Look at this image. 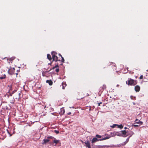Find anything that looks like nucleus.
<instances>
[{"label":"nucleus","mask_w":148,"mask_h":148,"mask_svg":"<svg viewBox=\"0 0 148 148\" xmlns=\"http://www.w3.org/2000/svg\"><path fill=\"white\" fill-rule=\"evenodd\" d=\"M110 138V137L109 136H108L107 137H105L104 138H102L100 139H98L96 137L94 138L91 140V143H93L99 140L101 141L108 139Z\"/></svg>","instance_id":"4"},{"label":"nucleus","mask_w":148,"mask_h":148,"mask_svg":"<svg viewBox=\"0 0 148 148\" xmlns=\"http://www.w3.org/2000/svg\"><path fill=\"white\" fill-rule=\"evenodd\" d=\"M106 86L105 85H103L102 86V88L103 90L106 89Z\"/></svg>","instance_id":"22"},{"label":"nucleus","mask_w":148,"mask_h":148,"mask_svg":"<svg viewBox=\"0 0 148 148\" xmlns=\"http://www.w3.org/2000/svg\"><path fill=\"white\" fill-rule=\"evenodd\" d=\"M53 138L52 137V136H49L47 137V139H44L43 140V142L42 143V144H46L47 143H48L49 142L50 140V139H51L52 138Z\"/></svg>","instance_id":"6"},{"label":"nucleus","mask_w":148,"mask_h":148,"mask_svg":"<svg viewBox=\"0 0 148 148\" xmlns=\"http://www.w3.org/2000/svg\"><path fill=\"white\" fill-rule=\"evenodd\" d=\"M56 68L55 67V66H54V67H53L52 68V69H50L49 71H45V73H47V72H49V71H50L52 69H55Z\"/></svg>","instance_id":"21"},{"label":"nucleus","mask_w":148,"mask_h":148,"mask_svg":"<svg viewBox=\"0 0 148 148\" xmlns=\"http://www.w3.org/2000/svg\"><path fill=\"white\" fill-rule=\"evenodd\" d=\"M16 75H18V73H16Z\"/></svg>","instance_id":"38"},{"label":"nucleus","mask_w":148,"mask_h":148,"mask_svg":"<svg viewBox=\"0 0 148 148\" xmlns=\"http://www.w3.org/2000/svg\"><path fill=\"white\" fill-rule=\"evenodd\" d=\"M53 138H52V139L53 140V143H55L56 144L60 143L59 140H57L54 137L52 136Z\"/></svg>","instance_id":"9"},{"label":"nucleus","mask_w":148,"mask_h":148,"mask_svg":"<svg viewBox=\"0 0 148 148\" xmlns=\"http://www.w3.org/2000/svg\"><path fill=\"white\" fill-rule=\"evenodd\" d=\"M51 63H50V64H48L51 65Z\"/></svg>","instance_id":"37"},{"label":"nucleus","mask_w":148,"mask_h":148,"mask_svg":"<svg viewBox=\"0 0 148 148\" xmlns=\"http://www.w3.org/2000/svg\"><path fill=\"white\" fill-rule=\"evenodd\" d=\"M17 72H20V70L19 69V70H17Z\"/></svg>","instance_id":"34"},{"label":"nucleus","mask_w":148,"mask_h":148,"mask_svg":"<svg viewBox=\"0 0 148 148\" xmlns=\"http://www.w3.org/2000/svg\"><path fill=\"white\" fill-rule=\"evenodd\" d=\"M143 78V76L142 75H140V77H139V79H142Z\"/></svg>","instance_id":"28"},{"label":"nucleus","mask_w":148,"mask_h":148,"mask_svg":"<svg viewBox=\"0 0 148 148\" xmlns=\"http://www.w3.org/2000/svg\"><path fill=\"white\" fill-rule=\"evenodd\" d=\"M124 128H125V129H127V128L126 127H125Z\"/></svg>","instance_id":"36"},{"label":"nucleus","mask_w":148,"mask_h":148,"mask_svg":"<svg viewBox=\"0 0 148 148\" xmlns=\"http://www.w3.org/2000/svg\"><path fill=\"white\" fill-rule=\"evenodd\" d=\"M84 143L85 144V146L88 148H91V146L90 145V141L88 140L86 141Z\"/></svg>","instance_id":"8"},{"label":"nucleus","mask_w":148,"mask_h":148,"mask_svg":"<svg viewBox=\"0 0 148 148\" xmlns=\"http://www.w3.org/2000/svg\"><path fill=\"white\" fill-rule=\"evenodd\" d=\"M62 58V60H61V62H64V58L62 56V57H61Z\"/></svg>","instance_id":"24"},{"label":"nucleus","mask_w":148,"mask_h":148,"mask_svg":"<svg viewBox=\"0 0 148 148\" xmlns=\"http://www.w3.org/2000/svg\"><path fill=\"white\" fill-rule=\"evenodd\" d=\"M59 55L61 57H62V55H61V54L60 53L59 54Z\"/></svg>","instance_id":"33"},{"label":"nucleus","mask_w":148,"mask_h":148,"mask_svg":"<svg viewBox=\"0 0 148 148\" xmlns=\"http://www.w3.org/2000/svg\"><path fill=\"white\" fill-rule=\"evenodd\" d=\"M54 132L55 133H56L57 134H58L59 133V131L56 130H55Z\"/></svg>","instance_id":"27"},{"label":"nucleus","mask_w":148,"mask_h":148,"mask_svg":"<svg viewBox=\"0 0 148 148\" xmlns=\"http://www.w3.org/2000/svg\"><path fill=\"white\" fill-rule=\"evenodd\" d=\"M46 82L48 83L50 86L52 85L53 84V82L51 80H47Z\"/></svg>","instance_id":"12"},{"label":"nucleus","mask_w":148,"mask_h":148,"mask_svg":"<svg viewBox=\"0 0 148 148\" xmlns=\"http://www.w3.org/2000/svg\"><path fill=\"white\" fill-rule=\"evenodd\" d=\"M105 135L106 136V137H107L108 136H110L111 137V136L110 135H108V134H105Z\"/></svg>","instance_id":"31"},{"label":"nucleus","mask_w":148,"mask_h":148,"mask_svg":"<svg viewBox=\"0 0 148 148\" xmlns=\"http://www.w3.org/2000/svg\"><path fill=\"white\" fill-rule=\"evenodd\" d=\"M116 125L117 124H114L112 125V126L111 127L112 128H114L115 127H116V126H117Z\"/></svg>","instance_id":"26"},{"label":"nucleus","mask_w":148,"mask_h":148,"mask_svg":"<svg viewBox=\"0 0 148 148\" xmlns=\"http://www.w3.org/2000/svg\"><path fill=\"white\" fill-rule=\"evenodd\" d=\"M14 57H12L9 58L8 59H7L8 60H9L10 61H12L14 60Z\"/></svg>","instance_id":"20"},{"label":"nucleus","mask_w":148,"mask_h":148,"mask_svg":"<svg viewBox=\"0 0 148 148\" xmlns=\"http://www.w3.org/2000/svg\"><path fill=\"white\" fill-rule=\"evenodd\" d=\"M62 88L63 89H65V87L66 86V84L65 82H63L62 83Z\"/></svg>","instance_id":"16"},{"label":"nucleus","mask_w":148,"mask_h":148,"mask_svg":"<svg viewBox=\"0 0 148 148\" xmlns=\"http://www.w3.org/2000/svg\"><path fill=\"white\" fill-rule=\"evenodd\" d=\"M135 123H137L139 124L140 125H141L143 124V122L141 121H140V120H139L138 119H136L135 121Z\"/></svg>","instance_id":"11"},{"label":"nucleus","mask_w":148,"mask_h":148,"mask_svg":"<svg viewBox=\"0 0 148 148\" xmlns=\"http://www.w3.org/2000/svg\"><path fill=\"white\" fill-rule=\"evenodd\" d=\"M14 95V97L16 99L19 100L21 98V91L16 92Z\"/></svg>","instance_id":"5"},{"label":"nucleus","mask_w":148,"mask_h":148,"mask_svg":"<svg viewBox=\"0 0 148 148\" xmlns=\"http://www.w3.org/2000/svg\"><path fill=\"white\" fill-rule=\"evenodd\" d=\"M134 90L136 92H138L140 90V87L138 85H136L135 86Z\"/></svg>","instance_id":"10"},{"label":"nucleus","mask_w":148,"mask_h":148,"mask_svg":"<svg viewBox=\"0 0 148 148\" xmlns=\"http://www.w3.org/2000/svg\"><path fill=\"white\" fill-rule=\"evenodd\" d=\"M96 137L98 138H101V136L100 135H99L98 134H97L96 135Z\"/></svg>","instance_id":"23"},{"label":"nucleus","mask_w":148,"mask_h":148,"mask_svg":"<svg viewBox=\"0 0 148 148\" xmlns=\"http://www.w3.org/2000/svg\"><path fill=\"white\" fill-rule=\"evenodd\" d=\"M15 70L14 68H11L8 70V73L10 75H12L14 73Z\"/></svg>","instance_id":"7"},{"label":"nucleus","mask_w":148,"mask_h":148,"mask_svg":"<svg viewBox=\"0 0 148 148\" xmlns=\"http://www.w3.org/2000/svg\"><path fill=\"white\" fill-rule=\"evenodd\" d=\"M8 87L9 88V91L7 94L8 97H9V96H12L13 94L17 92V90H13L12 93H10V91H11L12 90V85H8Z\"/></svg>","instance_id":"2"},{"label":"nucleus","mask_w":148,"mask_h":148,"mask_svg":"<svg viewBox=\"0 0 148 148\" xmlns=\"http://www.w3.org/2000/svg\"><path fill=\"white\" fill-rule=\"evenodd\" d=\"M102 102H100V103H98V106H100V104H102Z\"/></svg>","instance_id":"30"},{"label":"nucleus","mask_w":148,"mask_h":148,"mask_svg":"<svg viewBox=\"0 0 148 148\" xmlns=\"http://www.w3.org/2000/svg\"><path fill=\"white\" fill-rule=\"evenodd\" d=\"M47 59L51 61V60L52 58H51V56L49 54H47Z\"/></svg>","instance_id":"14"},{"label":"nucleus","mask_w":148,"mask_h":148,"mask_svg":"<svg viewBox=\"0 0 148 148\" xmlns=\"http://www.w3.org/2000/svg\"><path fill=\"white\" fill-rule=\"evenodd\" d=\"M57 54V53L54 51L51 52V55L52 56L53 61H55L56 62L60 61V60L58 59V57L56 56Z\"/></svg>","instance_id":"3"},{"label":"nucleus","mask_w":148,"mask_h":148,"mask_svg":"<svg viewBox=\"0 0 148 148\" xmlns=\"http://www.w3.org/2000/svg\"><path fill=\"white\" fill-rule=\"evenodd\" d=\"M56 72L58 73L59 71V69L58 68L56 70Z\"/></svg>","instance_id":"29"},{"label":"nucleus","mask_w":148,"mask_h":148,"mask_svg":"<svg viewBox=\"0 0 148 148\" xmlns=\"http://www.w3.org/2000/svg\"><path fill=\"white\" fill-rule=\"evenodd\" d=\"M65 110L63 108H61L60 109V113L61 114H63L65 113Z\"/></svg>","instance_id":"13"},{"label":"nucleus","mask_w":148,"mask_h":148,"mask_svg":"<svg viewBox=\"0 0 148 148\" xmlns=\"http://www.w3.org/2000/svg\"><path fill=\"white\" fill-rule=\"evenodd\" d=\"M116 125L117 127V128H118L122 129L123 127V126L122 124H121L120 125H118L117 124Z\"/></svg>","instance_id":"17"},{"label":"nucleus","mask_w":148,"mask_h":148,"mask_svg":"<svg viewBox=\"0 0 148 148\" xmlns=\"http://www.w3.org/2000/svg\"><path fill=\"white\" fill-rule=\"evenodd\" d=\"M128 140L127 141V142H128Z\"/></svg>","instance_id":"39"},{"label":"nucleus","mask_w":148,"mask_h":148,"mask_svg":"<svg viewBox=\"0 0 148 148\" xmlns=\"http://www.w3.org/2000/svg\"><path fill=\"white\" fill-rule=\"evenodd\" d=\"M137 80L129 78L127 81L126 82V83L128 86H135L137 84Z\"/></svg>","instance_id":"1"},{"label":"nucleus","mask_w":148,"mask_h":148,"mask_svg":"<svg viewBox=\"0 0 148 148\" xmlns=\"http://www.w3.org/2000/svg\"><path fill=\"white\" fill-rule=\"evenodd\" d=\"M71 114V112H69L68 114H69H69Z\"/></svg>","instance_id":"35"},{"label":"nucleus","mask_w":148,"mask_h":148,"mask_svg":"<svg viewBox=\"0 0 148 148\" xmlns=\"http://www.w3.org/2000/svg\"><path fill=\"white\" fill-rule=\"evenodd\" d=\"M55 67L56 68H57V67H59V66L58 65V64H57L55 66Z\"/></svg>","instance_id":"32"},{"label":"nucleus","mask_w":148,"mask_h":148,"mask_svg":"<svg viewBox=\"0 0 148 148\" xmlns=\"http://www.w3.org/2000/svg\"><path fill=\"white\" fill-rule=\"evenodd\" d=\"M104 146L96 145L94 146V148H103Z\"/></svg>","instance_id":"15"},{"label":"nucleus","mask_w":148,"mask_h":148,"mask_svg":"<svg viewBox=\"0 0 148 148\" xmlns=\"http://www.w3.org/2000/svg\"><path fill=\"white\" fill-rule=\"evenodd\" d=\"M121 134L124 135H126L127 133V132L125 130L121 131Z\"/></svg>","instance_id":"18"},{"label":"nucleus","mask_w":148,"mask_h":148,"mask_svg":"<svg viewBox=\"0 0 148 148\" xmlns=\"http://www.w3.org/2000/svg\"><path fill=\"white\" fill-rule=\"evenodd\" d=\"M6 77V75H3L2 76L0 77V79H5Z\"/></svg>","instance_id":"19"},{"label":"nucleus","mask_w":148,"mask_h":148,"mask_svg":"<svg viewBox=\"0 0 148 148\" xmlns=\"http://www.w3.org/2000/svg\"><path fill=\"white\" fill-rule=\"evenodd\" d=\"M140 125H135V124H134V125H132V126H133L134 127H138L139 126H140Z\"/></svg>","instance_id":"25"}]
</instances>
